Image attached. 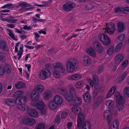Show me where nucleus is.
I'll return each instance as SVG.
<instances>
[{
    "mask_svg": "<svg viewBox=\"0 0 129 129\" xmlns=\"http://www.w3.org/2000/svg\"><path fill=\"white\" fill-rule=\"evenodd\" d=\"M39 97V94L37 93L35 98L32 100L31 104L33 107H37L40 110V113L41 115L45 114L47 112V109L45 108V104L42 101L38 102Z\"/></svg>",
    "mask_w": 129,
    "mask_h": 129,
    "instance_id": "1",
    "label": "nucleus"
},
{
    "mask_svg": "<svg viewBox=\"0 0 129 129\" xmlns=\"http://www.w3.org/2000/svg\"><path fill=\"white\" fill-rule=\"evenodd\" d=\"M77 63V61L73 58L69 59L66 62V70L67 72L72 73L75 69Z\"/></svg>",
    "mask_w": 129,
    "mask_h": 129,
    "instance_id": "2",
    "label": "nucleus"
},
{
    "mask_svg": "<svg viewBox=\"0 0 129 129\" xmlns=\"http://www.w3.org/2000/svg\"><path fill=\"white\" fill-rule=\"evenodd\" d=\"M51 74L50 71L48 69H43L40 72L39 78L41 79L45 80L50 76Z\"/></svg>",
    "mask_w": 129,
    "mask_h": 129,
    "instance_id": "3",
    "label": "nucleus"
},
{
    "mask_svg": "<svg viewBox=\"0 0 129 129\" xmlns=\"http://www.w3.org/2000/svg\"><path fill=\"white\" fill-rule=\"evenodd\" d=\"M106 27L103 28V30H105V32L107 33L110 34H114L115 30V28L114 24L113 23H110L109 24H106Z\"/></svg>",
    "mask_w": 129,
    "mask_h": 129,
    "instance_id": "4",
    "label": "nucleus"
},
{
    "mask_svg": "<svg viewBox=\"0 0 129 129\" xmlns=\"http://www.w3.org/2000/svg\"><path fill=\"white\" fill-rule=\"evenodd\" d=\"M78 116L77 119V127L80 129L82 128V123L85 120V116L84 113L80 112Z\"/></svg>",
    "mask_w": 129,
    "mask_h": 129,
    "instance_id": "5",
    "label": "nucleus"
},
{
    "mask_svg": "<svg viewBox=\"0 0 129 129\" xmlns=\"http://www.w3.org/2000/svg\"><path fill=\"white\" fill-rule=\"evenodd\" d=\"M99 38L103 44L105 45H108L110 43V38L106 35L104 33L100 34L99 35Z\"/></svg>",
    "mask_w": 129,
    "mask_h": 129,
    "instance_id": "6",
    "label": "nucleus"
},
{
    "mask_svg": "<svg viewBox=\"0 0 129 129\" xmlns=\"http://www.w3.org/2000/svg\"><path fill=\"white\" fill-rule=\"evenodd\" d=\"M75 7V4L74 3L70 2H68L63 5L62 8L65 11L69 12Z\"/></svg>",
    "mask_w": 129,
    "mask_h": 129,
    "instance_id": "7",
    "label": "nucleus"
},
{
    "mask_svg": "<svg viewBox=\"0 0 129 129\" xmlns=\"http://www.w3.org/2000/svg\"><path fill=\"white\" fill-rule=\"evenodd\" d=\"M93 45L94 49L98 53H100L102 52L103 48L100 43L95 41L93 43Z\"/></svg>",
    "mask_w": 129,
    "mask_h": 129,
    "instance_id": "8",
    "label": "nucleus"
},
{
    "mask_svg": "<svg viewBox=\"0 0 129 129\" xmlns=\"http://www.w3.org/2000/svg\"><path fill=\"white\" fill-rule=\"evenodd\" d=\"M111 111L109 110L105 111L104 113V116L105 119L106 121V122L109 124L111 120Z\"/></svg>",
    "mask_w": 129,
    "mask_h": 129,
    "instance_id": "9",
    "label": "nucleus"
},
{
    "mask_svg": "<svg viewBox=\"0 0 129 129\" xmlns=\"http://www.w3.org/2000/svg\"><path fill=\"white\" fill-rule=\"evenodd\" d=\"M53 67L54 68L58 69L60 73L64 74L65 72V69L63 67L62 64L60 63L54 64Z\"/></svg>",
    "mask_w": 129,
    "mask_h": 129,
    "instance_id": "10",
    "label": "nucleus"
},
{
    "mask_svg": "<svg viewBox=\"0 0 129 129\" xmlns=\"http://www.w3.org/2000/svg\"><path fill=\"white\" fill-rule=\"evenodd\" d=\"M18 99H16V100L12 99H7L5 100V103L9 106H13L16 104Z\"/></svg>",
    "mask_w": 129,
    "mask_h": 129,
    "instance_id": "11",
    "label": "nucleus"
},
{
    "mask_svg": "<svg viewBox=\"0 0 129 129\" xmlns=\"http://www.w3.org/2000/svg\"><path fill=\"white\" fill-rule=\"evenodd\" d=\"M84 101L87 103L90 102L91 101V96L90 93L88 91H86L83 95Z\"/></svg>",
    "mask_w": 129,
    "mask_h": 129,
    "instance_id": "12",
    "label": "nucleus"
},
{
    "mask_svg": "<svg viewBox=\"0 0 129 129\" xmlns=\"http://www.w3.org/2000/svg\"><path fill=\"white\" fill-rule=\"evenodd\" d=\"M123 55L121 53H118L115 56L114 60L115 63L118 64L123 60Z\"/></svg>",
    "mask_w": 129,
    "mask_h": 129,
    "instance_id": "13",
    "label": "nucleus"
},
{
    "mask_svg": "<svg viewBox=\"0 0 129 129\" xmlns=\"http://www.w3.org/2000/svg\"><path fill=\"white\" fill-rule=\"evenodd\" d=\"M35 121V120L31 118H27L24 119L23 120L24 123L27 125H34Z\"/></svg>",
    "mask_w": 129,
    "mask_h": 129,
    "instance_id": "14",
    "label": "nucleus"
},
{
    "mask_svg": "<svg viewBox=\"0 0 129 129\" xmlns=\"http://www.w3.org/2000/svg\"><path fill=\"white\" fill-rule=\"evenodd\" d=\"M117 25L118 32H121L123 31L125 25L123 22L122 21L118 22Z\"/></svg>",
    "mask_w": 129,
    "mask_h": 129,
    "instance_id": "15",
    "label": "nucleus"
},
{
    "mask_svg": "<svg viewBox=\"0 0 129 129\" xmlns=\"http://www.w3.org/2000/svg\"><path fill=\"white\" fill-rule=\"evenodd\" d=\"M53 101L57 105L61 104L62 102L61 98L58 95H56L54 96Z\"/></svg>",
    "mask_w": 129,
    "mask_h": 129,
    "instance_id": "16",
    "label": "nucleus"
},
{
    "mask_svg": "<svg viewBox=\"0 0 129 129\" xmlns=\"http://www.w3.org/2000/svg\"><path fill=\"white\" fill-rule=\"evenodd\" d=\"M86 52L88 54L92 57H94L96 56L95 51L91 48L87 49L86 50Z\"/></svg>",
    "mask_w": 129,
    "mask_h": 129,
    "instance_id": "17",
    "label": "nucleus"
},
{
    "mask_svg": "<svg viewBox=\"0 0 129 129\" xmlns=\"http://www.w3.org/2000/svg\"><path fill=\"white\" fill-rule=\"evenodd\" d=\"M28 112L30 116L32 117H35L37 116L38 114L36 110L33 109H30L28 111Z\"/></svg>",
    "mask_w": 129,
    "mask_h": 129,
    "instance_id": "18",
    "label": "nucleus"
},
{
    "mask_svg": "<svg viewBox=\"0 0 129 129\" xmlns=\"http://www.w3.org/2000/svg\"><path fill=\"white\" fill-rule=\"evenodd\" d=\"M114 98H116L118 103H120L122 102V100H124L120 95L118 92L116 91L114 94Z\"/></svg>",
    "mask_w": 129,
    "mask_h": 129,
    "instance_id": "19",
    "label": "nucleus"
},
{
    "mask_svg": "<svg viewBox=\"0 0 129 129\" xmlns=\"http://www.w3.org/2000/svg\"><path fill=\"white\" fill-rule=\"evenodd\" d=\"M43 95L44 99L47 100L51 96L52 92L51 91L48 90L44 93Z\"/></svg>",
    "mask_w": 129,
    "mask_h": 129,
    "instance_id": "20",
    "label": "nucleus"
},
{
    "mask_svg": "<svg viewBox=\"0 0 129 129\" xmlns=\"http://www.w3.org/2000/svg\"><path fill=\"white\" fill-rule=\"evenodd\" d=\"M16 103L17 104V106L18 108L21 110H28L29 108V107L27 105H25L24 106L23 105V104L19 103L18 102H16Z\"/></svg>",
    "mask_w": 129,
    "mask_h": 129,
    "instance_id": "21",
    "label": "nucleus"
},
{
    "mask_svg": "<svg viewBox=\"0 0 129 129\" xmlns=\"http://www.w3.org/2000/svg\"><path fill=\"white\" fill-rule=\"evenodd\" d=\"M4 72L5 74H9L11 71V66L7 64H5L4 66Z\"/></svg>",
    "mask_w": 129,
    "mask_h": 129,
    "instance_id": "22",
    "label": "nucleus"
},
{
    "mask_svg": "<svg viewBox=\"0 0 129 129\" xmlns=\"http://www.w3.org/2000/svg\"><path fill=\"white\" fill-rule=\"evenodd\" d=\"M81 109L78 106L75 105L72 108V111L75 114H78L81 112Z\"/></svg>",
    "mask_w": 129,
    "mask_h": 129,
    "instance_id": "23",
    "label": "nucleus"
},
{
    "mask_svg": "<svg viewBox=\"0 0 129 129\" xmlns=\"http://www.w3.org/2000/svg\"><path fill=\"white\" fill-rule=\"evenodd\" d=\"M49 108L52 109H55L57 107V105L53 101H49L48 103Z\"/></svg>",
    "mask_w": 129,
    "mask_h": 129,
    "instance_id": "24",
    "label": "nucleus"
},
{
    "mask_svg": "<svg viewBox=\"0 0 129 129\" xmlns=\"http://www.w3.org/2000/svg\"><path fill=\"white\" fill-rule=\"evenodd\" d=\"M90 63V59L89 57L85 56L83 58V65L84 66H87Z\"/></svg>",
    "mask_w": 129,
    "mask_h": 129,
    "instance_id": "25",
    "label": "nucleus"
},
{
    "mask_svg": "<svg viewBox=\"0 0 129 129\" xmlns=\"http://www.w3.org/2000/svg\"><path fill=\"white\" fill-rule=\"evenodd\" d=\"M57 91L58 92L64 96L67 94V92L66 90L63 88H60L58 89Z\"/></svg>",
    "mask_w": 129,
    "mask_h": 129,
    "instance_id": "26",
    "label": "nucleus"
},
{
    "mask_svg": "<svg viewBox=\"0 0 129 129\" xmlns=\"http://www.w3.org/2000/svg\"><path fill=\"white\" fill-rule=\"evenodd\" d=\"M114 102L111 100H108L106 102V105L110 109H113V107L114 105Z\"/></svg>",
    "mask_w": 129,
    "mask_h": 129,
    "instance_id": "27",
    "label": "nucleus"
},
{
    "mask_svg": "<svg viewBox=\"0 0 129 129\" xmlns=\"http://www.w3.org/2000/svg\"><path fill=\"white\" fill-rule=\"evenodd\" d=\"M125 103V101L124 100H122V102L121 103H118L116 106L118 110L119 111H121L123 108V104H124Z\"/></svg>",
    "mask_w": 129,
    "mask_h": 129,
    "instance_id": "28",
    "label": "nucleus"
},
{
    "mask_svg": "<svg viewBox=\"0 0 129 129\" xmlns=\"http://www.w3.org/2000/svg\"><path fill=\"white\" fill-rule=\"evenodd\" d=\"M15 87L18 89H20L25 87V85L22 82L19 81L16 83L15 85Z\"/></svg>",
    "mask_w": 129,
    "mask_h": 129,
    "instance_id": "29",
    "label": "nucleus"
},
{
    "mask_svg": "<svg viewBox=\"0 0 129 129\" xmlns=\"http://www.w3.org/2000/svg\"><path fill=\"white\" fill-rule=\"evenodd\" d=\"M91 125L90 122L87 121L85 122L82 126V129H90Z\"/></svg>",
    "mask_w": 129,
    "mask_h": 129,
    "instance_id": "30",
    "label": "nucleus"
},
{
    "mask_svg": "<svg viewBox=\"0 0 129 129\" xmlns=\"http://www.w3.org/2000/svg\"><path fill=\"white\" fill-rule=\"evenodd\" d=\"M119 126L118 121L117 120H114L112 122L111 125V128H118Z\"/></svg>",
    "mask_w": 129,
    "mask_h": 129,
    "instance_id": "31",
    "label": "nucleus"
},
{
    "mask_svg": "<svg viewBox=\"0 0 129 129\" xmlns=\"http://www.w3.org/2000/svg\"><path fill=\"white\" fill-rule=\"evenodd\" d=\"M103 99V97L102 96L100 95L98 98L97 100L95 103L96 106H97L102 101Z\"/></svg>",
    "mask_w": 129,
    "mask_h": 129,
    "instance_id": "32",
    "label": "nucleus"
},
{
    "mask_svg": "<svg viewBox=\"0 0 129 129\" xmlns=\"http://www.w3.org/2000/svg\"><path fill=\"white\" fill-rule=\"evenodd\" d=\"M23 94V92L21 90H19L16 92L14 95V97L16 98V99H19Z\"/></svg>",
    "mask_w": 129,
    "mask_h": 129,
    "instance_id": "33",
    "label": "nucleus"
},
{
    "mask_svg": "<svg viewBox=\"0 0 129 129\" xmlns=\"http://www.w3.org/2000/svg\"><path fill=\"white\" fill-rule=\"evenodd\" d=\"M123 94L126 98H128L129 96V87H126L124 88L123 91Z\"/></svg>",
    "mask_w": 129,
    "mask_h": 129,
    "instance_id": "34",
    "label": "nucleus"
},
{
    "mask_svg": "<svg viewBox=\"0 0 129 129\" xmlns=\"http://www.w3.org/2000/svg\"><path fill=\"white\" fill-rule=\"evenodd\" d=\"M8 33L9 35L13 40H17L16 38H15L14 34L13 33L12 31L10 29L8 28L7 29Z\"/></svg>",
    "mask_w": 129,
    "mask_h": 129,
    "instance_id": "35",
    "label": "nucleus"
},
{
    "mask_svg": "<svg viewBox=\"0 0 129 129\" xmlns=\"http://www.w3.org/2000/svg\"><path fill=\"white\" fill-rule=\"evenodd\" d=\"M34 88L35 89L41 92L43 90L44 88V87L41 85L38 84Z\"/></svg>",
    "mask_w": 129,
    "mask_h": 129,
    "instance_id": "36",
    "label": "nucleus"
},
{
    "mask_svg": "<svg viewBox=\"0 0 129 129\" xmlns=\"http://www.w3.org/2000/svg\"><path fill=\"white\" fill-rule=\"evenodd\" d=\"M74 102L75 105H79L82 103V100L80 98L76 97L75 99Z\"/></svg>",
    "mask_w": 129,
    "mask_h": 129,
    "instance_id": "37",
    "label": "nucleus"
},
{
    "mask_svg": "<svg viewBox=\"0 0 129 129\" xmlns=\"http://www.w3.org/2000/svg\"><path fill=\"white\" fill-rule=\"evenodd\" d=\"M26 98L25 96H21L20 98L18 99L17 100V102L19 103L23 104L26 102Z\"/></svg>",
    "mask_w": 129,
    "mask_h": 129,
    "instance_id": "38",
    "label": "nucleus"
},
{
    "mask_svg": "<svg viewBox=\"0 0 129 129\" xmlns=\"http://www.w3.org/2000/svg\"><path fill=\"white\" fill-rule=\"evenodd\" d=\"M30 6V5L29 3H28L25 2L20 3L19 4L18 7L20 6L21 7L25 8L26 7H29Z\"/></svg>",
    "mask_w": 129,
    "mask_h": 129,
    "instance_id": "39",
    "label": "nucleus"
},
{
    "mask_svg": "<svg viewBox=\"0 0 129 129\" xmlns=\"http://www.w3.org/2000/svg\"><path fill=\"white\" fill-rule=\"evenodd\" d=\"M71 79L74 80H78L81 78V76L79 74H75L72 75L71 77Z\"/></svg>",
    "mask_w": 129,
    "mask_h": 129,
    "instance_id": "40",
    "label": "nucleus"
},
{
    "mask_svg": "<svg viewBox=\"0 0 129 129\" xmlns=\"http://www.w3.org/2000/svg\"><path fill=\"white\" fill-rule=\"evenodd\" d=\"M6 58L4 54L2 52H0V61L3 62H5Z\"/></svg>",
    "mask_w": 129,
    "mask_h": 129,
    "instance_id": "41",
    "label": "nucleus"
},
{
    "mask_svg": "<svg viewBox=\"0 0 129 129\" xmlns=\"http://www.w3.org/2000/svg\"><path fill=\"white\" fill-rule=\"evenodd\" d=\"M114 12L115 13H123V8H119L117 7L114 9Z\"/></svg>",
    "mask_w": 129,
    "mask_h": 129,
    "instance_id": "42",
    "label": "nucleus"
},
{
    "mask_svg": "<svg viewBox=\"0 0 129 129\" xmlns=\"http://www.w3.org/2000/svg\"><path fill=\"white\" fill-rule=\"evenodd\" d=\"M7 45L5 42L2 41L0 42V48L4 49L6 48Z\"/></svg>",
    "mask_w": 129,
    "mask_h": 129,
    "instance_id": "43",
    "label": "nucleus"
},
{
    "mask_svg": "<svg viewBox=\"0 0 129 129\" xmlns=\"http://www.w3.org/2000/svg\"><path fill=\"white\" fill-rule=\"evenodd\" d=\"M84 84V82L83 81H80L78 82L75 84V86L77 88H81Z\"/></svg>",
    "mask_w": 129,
    "mask_h": 129,
    "instance_id": "44",
    "label": "nucleus"
},
{
    "mask_svg": "<svg viewBox=\"0 0 129 129\" xmlns=\"http://www.w3.org/2000/svg\"><path fill=\"white\" fill-rule=\"evenodd\" d=\"M64 96L65 97V99L67 101H71L73 99V97L74 96H72V95L69 96V94H68V93L66 95H65Z\"/></svg>",
    "mask_w": 129,
    "mask_h": 129,
    "instance_id": "45",
    "label": "nucleus"
},
{
    "mask_svg": "<svg viewBox=\"0 0 129 129\" xmlns=\"http://www.w3.org/2000/svg\"><path fill=\"white\" fill-rule=\"evenodd\" d=\"M45 125L43 123H40L38 124L36 126V129H44Z\"/></svg>",
    "mask_w": 129,
    "mask_h": 129,
    "instance_id": "46",
    "label": "nucleus"
},
{
    "mask_svg": "<svg viewBox=\"0 0 129 129\" xmlns=\"http://www.w3.org/2000/svg\"><path fill=\"white\" fill-rule=\"evenodd\" d=\"M122 45V43H121L118 44L116 46V48L115 50V51L116 52H117L121 48Z\"/></svg>",
    "mask_w": 129,
    "mask_h": 129,
    "instance_id": "47",
    "label": "nucleus"
},
{
    "mask_svg": "<svg viewBox=\"0 0 129 129\" xmlns=\"http://www.w3.org/2000/svg\"><path fill=\"white\" fill-rule=\"evenodd\" d=\"M70 91L71 95L74 96L75 95V90L74 87H72L70 89Z\"/></svg>",
    "mask_w": 129,
    "mask_h": 129,
    "instance_id": "48",
    "label": "nucleus"
},
{
    "mask_svg": "<svg viewBox=\"0 0 129 129\" xmlns=\"http://www.w3.org/2000/svg\"><path fill=\"white\" fill-rule=\"evenodd\" d=\"M4 74V66L0 64V75H3Z\"/></svg>",
    "mask_w": 129,
    "mask_h": 129,
    "instance_id": "49",
    "label": "nucleus"
},
{
    "mask_svg": "<svg viewBox=\"0 0 129 129\" xmlns=\"http://www.w3.org/2000/svg\"><path fill=\"white\" fill-rule=\"evenodd\" d=\"M53 75L55 77L58 78L59 76L60 73L58 70H55L54 71Z\"/></svg>",
    "mask_w": 129,
    "mask_h": 129,
    "instance_id": "50",
    "label": "nucleus"
},
{
    "mask_svg": "<svg viewBox=\"0 0 129 129\" xmlns=\"http://www.w3.org/2000/svg\"><path fill=\"white\" fill-rule=\"evenodd\" d=\"M114 51V47H112L110 48L108 50L107 53L108 54L112 55Z\"/></svg>",
    "mask_w": 129,
    "mask_h": 129,
    "instance_id": "51",
    "label": "nucleus"
},
{
    "mask_svg": "<svg viewBox=\"0 0 129 129\" xmlns=\"http://www.w3.org/2000/svg\"><path fill=\"white\" fill-rule=\"evenodd\" d=\"M127 73L126 72H124L120 76V79L121 81L124 79L126 76L127 75Z\"/></svg>",
    "mask_w": 129,
    "mask_h": 129,
    "instance_id": "52",
    "label": "nucleus"
},
{
    "mask_svg": "<svg viewBox=\"0 0 129 129\" xmlns=\"http://www.w3.org/2000/svg\"><path fill=\"white\" fill-rule=\"evenodd\" d=\"M125 35L124 34H122L118 36L117 39L120 41H123L124 39Z\"/></svg>",
    "mask_w": 129,
    "mask_h": 129,
    "instance_id": "53",
    "label": "nucleus"
},
{
    "mask_svg": "<svg viewBox=\"0 0 129 129\" xmlns=\"http://www.w3.org/2000/svg\"><path fill=\"white\" fill-rule=\"evenodd\" d=\"M123 13L127 14L129 12V8L128 7L123 8Z\"/></svg>",
    "mask_w": 129,
    "mask_h": 129,
    "instance_id": "54",
    "label": "nucleus"
},
{
    "mask_svg": "<svg viewBox=\"0 0 129 129\" xmlns=\"http://www.w3.org/2000/svg\"><path fill=\"white\" fill-rule=\"evenodd\" d=\"M92 79L94 82L98 81V78L97 76L95 74L93 75Z\"/></svg>",
    "mask_w": 129,
    "mask_h": 129,
    "instance_id": "55",
    "label": "nucleus"
},
{
    "mask_svg": "<svg viewBox=\"0 0 129 129\" xmlns=\"http://www.w3.org/2000/svg\"><path fill=\"white\" fill-rule=\"evenodd\" d=\"M128 61L127 60H126L122 62L121 63V64L123 68L127 66L128 64Z\"/></svg>",
    "mask_w": 129,
    "mask_h": 129,
    "instance_id": "56",
    "label": "nucleus"
},
{
    "mask_svg": "<svg viewBox=\"0 0 129 129\" xmlns=\"http://www.w3.org/2000/svg\"><path fill=\"white\" fill-rule=\"evenodd\" d=\"M32 28V26H27V25H25L23 27V28L25 30H30Z\"/></svg>",
    "mask_w": 129,
    "mask_h": 129,
    "instance_id": "57",
    "label": "nucleus"
},
{
    "mask_svg": "<svg viewBox=\"0 0 129 129\" xmlns=\"http://www.w3.org/2000/svg\"><path fill=\"white\" fill-rule=\"evenodd\" d=\"M115 90V87L114 86H113L110 89L109 91L110 92L113 93V94Z\"/></svg>",
    "mask_w": 129,
    "mask_h": 129,
    "instance_id": "58",
    "label": "nucleus"
},
{
    "mask_svg": "<svg viewBox=\"0 0 129 129\" xmlns=\"http://www.w3.org/2000/svg\"><path fill=\"white\" fill-rule=\"evenodd\" d=\"M67 113L65 112H63L61 114V117L62 118H64L67 116Z\"/></svg>",
    "mask_w": 129,
    "mask_h": 129,
    "instance_id": "59",
    "label": "nucleus"
},
{
    "mask_svg": "<svg viewBox=\"0 0 129 129\" xmlns=\"http://www.w3.org/2000/svg\"><path fill=\"white\" fill-rule=\"evenodd\" d=\"M98 82V81L95 82L94 84V87L96 89H98L99 87V83Z\"/></svg>",
    "mask_w": 129,
    "mask_h": 129,
    "instance_id": "60",
    "label": "nucleus"
},
{
    "mask_svg": "<svg viewBox=\"0 0 129 129\" xmlns=\"http://www.w3.org/2000/svg\"><path fill=\"white\" fill-rule=\"evenodd\" d=\"M12 5V4H8L3 6L1 7V8L3 9L11 7Z\"/></svg>",
    "mask_w": 129,
    "mask_h": 129,
    "instance_id": "61",
    "label": "nucleus"
},
{
    "mask_svg": "<svg viewBox=\"0 0 129 129\" xmlns=\"http://www.w3.org/2000/svg\"><path fill=\"white\" fill-rule=\"evenodd\" d=\"M37 93V90L35 89L33 90L31 93V98H32V96L33 95H35Z\"/></svg>",
    "mask_w": 129,
    "mask_h": 129,
    "instance_id": "62",
    "label": "nucleus"
},
{
    "mask_svg": "<svg viewBox=\"0 0 129 129\" xmlns=\"http://www.w3.org/2000/svg\"><path fill=\"white\" fill-rule=\"evenodd\" d=\"M104 67L103 66L101 67L99 69L98 71V73L100 74L103 71Z\"/></svg>",
    "mask_w": 129,
    "mask_h": 129,
    "instance_id": "63",
    "label": "nucleus"
},
{
    "mask_svg": "<svg viewBox=\"0 0 129 129\" xmlns=\"http://www.w3.org/2000/svg\"><path fill=\"white\" fill-rule=\"evenodd\" d=\"M72 126V122H68L67 124V127L69 129L71 128Z\"/></svg>",
    "mask_w": 129,
    "mask_h": 129,
    "instance_id": "64",
    "label": "nucleus"
}]
</instances>
